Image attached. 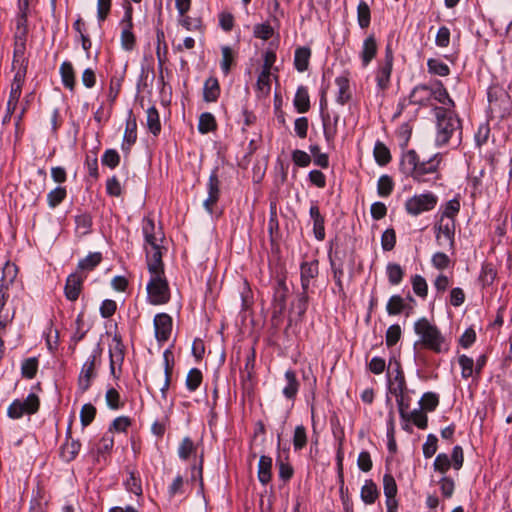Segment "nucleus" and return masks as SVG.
<instances>
[{
	"label": "nucleus",
	"instance_id": "26",
	"mask_svg": "<svg viewBox=\"0 0 512 512\" xmlns=\"http://www.w3.org/2000/svg\"><path fill=\"white\" fill-rule=\"evenodd\" d=\"M286 385L283 387L282 393L285 398L294 400L300 387L295 371L289 369L284 374Z\"/></svg>",
	"mask_w": 512,
	"mask_h": 512
},
{
	"label": "nucleus",
	"instance_id": "63",
	"mask_svg": "<svg viewBox=\"0 0 512 512\" xmlns=\"http://www.w3.org/2000/svg\"><path fill=\"white\" fill-rule=\"evenodd\" d=\"M412 288L414 293L421 297L426 298L428 294V285L424 277L421 275H415L411 280Z\"/></svg>",
	"mask_w": 512,
	"mask_h": 512
},
{
	"label": "nucleus",
	"instance_id": "8",
	"mask_svg": "<svg viewBox=\"0 0 512 512\" xmlns=\"http://www.w3.org/2000/svg\"><path fill=\"white\" fill-rule=\"evenodd\" d=\"M455 229L456 221L450 219H439L434 225L436 234V242L440 247L448 248L454 251L455 249Z\"/></svg>",
	"mask_w": 512,
	"mask_h": 512
},
{
	"label": "nucleus",
	"instance_id": "39",
	"mask_svg": "<svg viewBox=\"0 0 512 512\" xmlns=\"http://www.w3.org/2000/svg\"><path fill=\"white\" fill-rule=\"evenodd\" d=\"M102 261L100 252L89 253L85 258L81 259L77 264L80 271L90 272L94 270Z\"/></svg>",
	"mask_w": 512,
	"mask_h": 512
},
{
	"label": "nucleus",
	"instance_id": "10",
	"mask_svg": "<svg viewBox=\"0 0 512 512\" xmlns=\"http://www.w3.org/2000/svg\"><path fill=\"white\" fill-rule=\"evenodd\" d=\"M132 12V7L128 6L125 9L124 16L120 22L122 28L120 42L122 49L125 51H132L136 45V37L133 33Z\"/></svg>",
	"mask_w": 512,
	"mask_h": 512
},
{
	"label": "nucleus",
	"instance_id": "34",
	"mask_svg": "<svg viewBox=\"0 0 512 512\" xmlns=\"http://www.w3.org/2000/svg\"><path fill=\"white\" fill-rule=\"evenodd\" d=\"M293 104L298 113H306L310 109V98L307 87L301 85L297 88Z\"/></svg>",
	"mask_w": 512,
	"mask_h": 512
},
{
	"label": "nucleus",
	"instance_id": "6",
	"mask_svg": "<svg viewBox=\"0 0 512 512\" xmlns=\"http://www.w3.org/2000/svg\"><path fill=\"white\" fill-rule=\"evenodd\" d=\"M438 203V197L432 192L416 194L405 202V209L409 215L418 216L433 210Z\"/></svg>",
	"mask_w": 512,
	"mask_h": 512
},
{
	"label": "nucleus",
	"instance_id": "32",
	"mask_svg": "<svg viewBox=\"0 0 512 512\" xmlns=\"http://www.w3.org/2000/svg\"><path fill=\"white\" fill-rule=\"evenodd\" d=\"M59 73L64 87L70 91H73L76 85V79L72 63L69 61H64L60 65Z\"/></svg>",
	"mask_w": 512,
	"mask_h": 512
},
{
	"label": "nucleus",
	"instance_id": "58",
	"mask_svg": "<svg viewBox=\"0 0 512 512\" xmlns=\"http://www.w3.org/2000/svg\"><path fill=\"white\" fill-rule=\"evenodd\" d=\"M271 73H266V71H261L258 76L256 87L259 93V96H267L271 90V82H270Z\"/></svg>",
	"mask_w": 512,
	"mask_h": 512
},
{
	"label": "nucleus",
	"instance_id": "7",
	"mask_svg": "<svg viewBox=\"0 0 512 512\" xmlns=\"http://www.w3.org/2000/svg\"><path fill=\"white\" fill-rule=\"evenodd\" d=\"M146 289L153 305L165 304L170 300V289L165 275L150 277Z\"/></svg>",
	"mask_w": 512,
	"mask_h": 512
},
{
	"label": "nucleus",
	"instance_id": "11",
	"mask_svg": "<svg viewBox=\"0 0 512 512\" xmlns=\"http://www.w3.org/2000/svg\"><path fill=\"white\" fill-rule=\"evenodd\" d=\"M319 275V261L313 259L311 261H303L300 264V283L301 290L312 291Z\"/></svg>",
	"mask_w": 512,
	"mask_h": 512
},
{
	"label": "nucleus",
	"instance_id": "2",
	"mask_svg": "<svg viewBox=\"0 0 512 512\" xmlns=\"http://www.w3.org/2000/svg\"><path fill=\"white\" fill-rule=\"evenodd\" d=\"M434 115L436 118L435 145L443 147L454 136H456V145H459L462 139V123L454 110L436 106L434 107Z\"/></svg>",
	"mask_w": 512,
	"mask_h": 512
},
{
	"label": "nucleus",
	"instance_id": "30",
	"mask_svg": "<svg viewBox=\"0 0 512 512\" xmlns=\"http://www.w3.org/2000/svg\"><path fill=\"white\" fill-rule=\"evenodd\" d=\"M395 376L388 381V390L391 394H401L404 390H407L406 380L404 373L399 363H396Z\"/></svg>",
	"mask_w": 512,
	"mask_h": 512
},
{
	"label": "nucleus",
	"instance_id": "37",
	"mask_svg": "<svg viewBox=\"0 0 512 512\" xmlns=\"http://www.w3.org/2000/svg\"><path fill=\"white\" fill-rule=\"evenodd\" d=\"M373 156L379 166H386L391 161L389 148L380 140H377L373 149Z\"/></svg>",
	"mask_w": 512,
	"mask_h": 512
},
{
	"label": "nucleus",
	"instance_id": "24",
	"mask_svg": "<svg viewBox=\"0 0 512 512\" xmlns=\"http://www.w3.org/2000/svg\"><path fill=\"white\" fill-rule=\"evenodd\" d=\"M377 49H378V46H377L375 36L373 34L369 35L363 41L362 50L360 53L363 67H367L371 63V61L376 56Z\"/></svg>",
	"mask_w": 512,
	"mask_h": 512
},
{
	"label": "nucleus",
	"instance_id": "33",
	"mask_svg": "<svg viewBox=\"0 0 512 512\" xmlns=\"http://www.w3.org/2000/svg\"><path fill=\"white\" fill-rule=\"evenodd\" d=\"M142 233L145 243L150 245L151 248L160 247L158 238L155 233V222L152 218L146 217L142 221Z\"/></svg>",
	"mask_w": 512,
	"mask_h": 512
},
{
	"label": "nucleus",
	"instance_id": "56",
	"mask_svg": "<svg viewBox=\"0 0 512 512\" xmlns=\"http://www.w3.org/2000/svg\"><path fill=\"white\" fill-rule=\"evenodd\" d=\"M458 363L461 367V376L463 379H468L475 372L473 358L462 354L458 357Z\"/></svg>",
	"mask_w": 512,
	"mask_h": 512
},
{
	"label": "nucleus",
	"instance_id": "38",
	"mask_svg": "<svg viewBox=\"0 0 512 512\" xmlns=\"http://www.w3.org/2000/svg\"><path fill=\"white\" fill-rule=\"evenodd\" d=\"M432 100H435L442 105L443 107L452 109L454 107V101L449 96L447 89L444 87L442 82H437V86L432 88Z\"/></svg>",
	"mask_w": 512,
	"mask_h": 512
},
{
	"label": "nucleus",
	"instance_id": "44",
	"mask_svg": "<svg viewBox=\"0 0 512 512\" xmlns=\"http://www.w3.org/2000/svg\"><path fill=\"white\" fill-rule=\"evenodd\" d=\"M406 299L402 296L395 294L392 295L386 305L388 315L395 316L401 314L406 308Z\"/></svg>",
	"mask_w": 512,
	"mask_h": 512
},
{
	"label": "nucleus",
	"instance_id": "13",
	"mask_svg": "<svg viewBox=\"0 0 512 512\" xmlns=\"http://www.w3.org/2000/svg\"><path fill=\"white\" fill-rule=\"evenodd\" d=\"M154 330L156 340L161 344L166 342L172 331V318L166 313L156 314L154 317Z\"/></svg>",
	"mask_w": 512,
	"mask_h": 512
},
{
	"label": "nucleus",
	"instance_id": "51",
	"mask_svg": "<svg viewBox=\"0 0 512 512\" xmlns=\"http://www.w3.org/2000/svg\"><path fill=\"white\" fill-rule=\"evenodd\" d=\"M221 52H222V59L220 62V68H221V71L223 72V74L225 76H227L230 73L231 67L234 63L235 54H234L232 48L229 46H222Z\"/></svg>",
	"mask_w": 512,
	"mask_h": 512
},
{
	"label": "nucleus",
	"instance_id": "4",
	"mask_svg": "<svg viewBox=\"0 0 512 512\" xmlns=\"http://www.w3.org/2000/svg\"><path fill=\"white\" fill-rule=\"evenodd\" d=\"M102 352L100 344H96L91 354L83 363L77 380L78 391L81 394L89 390L93 380L97 377V367L101 364Z\"/></svg>",
	"mask_w": 512,
	"mask_h": 512
},
{
	"label": "nucleus",
	"instance_id": "17",
	"mask_svg": "<svg viewBox=\"0 0 512 512\" xmlns=\"http://www.w3.org/2000/svg\"><path fill=\"white\" fill-rule=\"evenodd\" d=\"M487 98L489 102V109L491 112H496L497 110H505V105L507 104V93L498 86H491L487 91Z\"/></svg>",
	"mask_w": 512,
	"mask_h": 512
},
{
	"label": "nucleus",
	"instance_id": "55",
	"mask_svg": "<svg viewBox=\"0 0 512 512\" xmlns=\"http://www.w3.org/2000/svg\"><path fill=\"white\" fill-rule=\"evenodd\" d=\"M114 446V437L111 432H105L96 446L97 456L109 453Z\"/></svg>",
	"mask_w": 512,
	"mask_h": 512
},
{
	"label": "nucleus",
	"instance_id": "53",
	"mask_svg": "<svg viewBox=\"0 0 512 512\" xmlns=\"http://www.w3.org/2000/svg\"><path fill=\"white\" fill-rule=\"evenodd\" d=\"M357 20L362 29L370 25L371 12L368 4L364 0H361L357 6Z\"/></svg>",
	"mask_w": 512,
	"mask_h": 512
},
{
	"label": "nucleus",
	"instance_id": "54",
	"mask_svg": "<svg viewBox=\"0 0 512 512\" xmlns=\"http://www.w3.org/2000/svg\"><path fill=\"white\" fill-rule=\"evenodd\" d=\"M394 189V181L389 175H382L377 182V193L380 197H388Z\"/></svg>",
	"mask_w": 512,
	"mask_h": 512
},
{
	"label": "nucleus",
	"instance_id": "12",
	"mask_svg": "<svg viewBox=\"0 0 512 512\" xmlns=\"http://www.w3.org/2000/svg\"><path fill=\"white\" fill-rule=\"evenodd\" d=\"M125 352L121 339L117 336L113 338V344L109 349L110 373L115 379L120 378L121 368L124 362Z\"/></svg>",
	"mask_w": 512,
	"mask_h": 512
},
{
	"label": "nucleus",
	"instance_id": "14",
	"mask_svg": "<svg viewBox=\"0 0 512 512\" xmlns=\"http://www.w3.org/2000/svg\"><path fill=\"white\" fill-rule=\"evenodd\" d=\"M85 277L77 272L71 273L67 277L64 287V294L67 300L74 302L79 298Z\"/></svg>",
	"mask_w": 512,
	"mask_h": 512
},
{
	"label": "nucleus",
	"instance_id": "43",
	"mask_svg": "<svg viewBox=\"0 0 512 512\" xmlns=\"http://www.w3.org/2000/svg\"><path fill=\"white\" fill-rule=\"evenodd\" d=\"M126 490L136 496H142V482L140 474L136 471H130L128 478L124 482Z\"/></svg>",
	"mask_w": 512,
	"mask_h": 512
},
{
	"label": "nucleus",
	"instance_id": "15",
	"mask_svg": "<svg viewBox=\"0 0 512 512\" xmlns=\"http://www.w3.org/2000/svg\"><path fill=\"white\" fill-rule=\"evenodd\" d=\"M335 84L338 88L336 94V102L339 105H346L352 99V91L350 88V79L347 72L335 78Z\"/></svg>",
	"mask_w": 512,
	"mask_h": 512
},
{
	"label": "nucleus",
	"instance_id": "20",
	"mask_svg": "<svg viewBox=\"0 0 512 512\" xmlns=\"http://www.w3.org/2000/svg\"><path fill=\"white\" fill-rule=\"evenodd\" d=\"M7 291L8 282L6 281L5 276H3L0 279V329H5L14 318V312H12V314H9L8 312L3 313L4 307L8 299Z\"/></svg>",
	"mask_w": 512,
	"mask_h": 512
},
{
	"label": "nucleus",
	"instance_id": "22",
	"mask_svg": "<svg viewBox=\"0 0 512 512\" xmlns=\"http://www.w3.org/2000/svg\"><path fill=\"white\" fill-rule=\"evenodd\" d=\"M137 140V123L136 118L132 117V111H129V118L126 121V128L122 142V150L129 152L131 146Z\"/></svg>",
	"mask_w": 512,
	"mask_h": 512
},
{
	"label": "nucleus",
	"instance_id": "35",
	"mask_svg": "<svg viewBox=\"0 0 512 512\" xmlns=\"http://www.w3.org/2000/svg\"><path fill=\"white\" fill-rule=\"evenodd\" d=\"M378 496L379 491L377 485L371 479L365 480L360 492L362 501L367 505H371L375 503Z\"/></svg>",
	"mask_w": 512,
	"mask_h": 512
},
{
	"label": "nucleus",
	"instance_id": "57",
	"mask_svg": "<svg viewBox=\"0 0 512 512\" xmlns=\"http://www.w3.org/2000/svg\"><path fill=\"white\" fill-rule=\"evenodd\" d=\"M38 370V360L35 357H30L23 361L21 366V373L24 378L32 379L36 376Z\"/></svg>",
	"mask_w": 512,
	"mask_h": 512
},
{
	"label": "nucleus",
	"instance_id": "50",
	"mask_svg": "<svg viewBox=\"0 0 512 512\" xmlns=\"http://www.w3.org/2000/svg\"><path fill=\"white\" fill-rule=\"evenodd\" d=\"M386 274L391 285H399L404 277V270L397 263H388L386 266Z\"/></svg>",
	"mask_w": 512,
	"mask_h": 512
},
{
	"label": "nucleus",
	"instance_id": "64",
	"mask_svg": "<svg viewBox=\"0 0 512 512\" xmlns=\"http://www.w3.org/2000/svg\"><path fill=\"white\" fill-rule=\"evenodd\" d=\"M129 426H131V419L128 416H119L112 421L107 432H111V435L113 432L124 433Z\"/></svg>",
	"mask_w": 512,
	"mask_h": 512
},
{
	"label": "nucleus",
	"instance_id": "28",
	"mask_svg": "<svg viewBox=\"0 0 512 512\" xmlns=\"http://www.w3.org/2000/svg\"><path fill=\"white\" fill-rule=\"evenodd\" d=\"M392 69L393 66L391 65L379 63L375 73V80L379 91H385L389 88Z\"/></svg>",
	"mask_w": 512,
	"mask_h": 512
},
{
	"label": "nucleus",
	"instance_id": "19",
	"mask_svg": "<svg viewBox=\"0 0 512 512\" xmlns=\"http://www.w3.org/2000/svg\"><path fill=\"white\" fill-rule=\"evenodd\" d=\"M147 266L150 277L165 275L160 247L152 248L151 252H147Z\"/></svg>",
	"mask_w": 512,
	"mask_h": 512
},
{
	"label": "nucleus",
	"instance_id": "36",
	"mask_svg": "<svg viewBox=\"0 0 512 512\" xmlns=\"http://www.w3.org/2000/svg\"><path fill=\"white\" fill-rule=\"evenodd\" d=\"M311 50L308 47H298L294 54V66L297 71L304 72L308 69Z\"/></svg>",
	"mask_w": 512,
	"mask_h": 512
},
{
	"label": "nucleus",
	"instance_id": "45",
	"mask_svg": "<svg viewBox=\"0 0 512 512\" xmlns=\"http://www.w3.org/2000/svg\"><path fill=\"white\" fill-rule=\"evenodd\" d=\"M459 211L460 201L455 197L442 206L439 219H450L456 221V216Z\"/></svg>",
	"mask_w": 512,
	"mask_h": 512
},
{
	"label": "nucleus",
	"instance_id": "47",
	"mask_svg": "<svg viewBox=\"0 0 512 512\" xmlns=\"http://www.w3.org/2000/svg\"><path fill=\"white\" fill-rule=\"evenodd\" d=\"M396 402L399 410V414L401 419H408L409 412L411 406V397L409 395V391L404 390L401 394H395Z\"/></svg>",
	"mask_w": 512,
	"mask_h": 512
},
{
	"label": "nucleus",
	"instance_id": "25",
	"mask_svg": "<svg viewBox=\"0 0 512 512\" xmlns=\"http://www.w3.org/2000/svg\"><path fill=\"white\" fill-rule=\"evenodd\" d=\"M14 49H13V69L18 68L21 65L27 66V61L24 57L26 50V37H23V33L19 36H15Z\"/></svg>",
	"mask_w": 512,
	"mask_h": 512
},
{
	"label": "nucleus",
	"instance_id": "31",
	"mask_svg": "<svg viewBox=\"0 0 512 512\" xmlns=\"http://www.w3.org/2000/svg\"><path fill=\"white\" fill-rule=\"evenodd\" d=\"M220 91L218 79L212 76L209 77L203 86V100L208 103L216 102L220 96Z\"/></svg>",
	"mask_w": 512,
	"mask_h": 512
},
{
	"label": "nucleus",
	"instance_id": "23",
	"mask_svg": "<svg viewBox=\"0 0 512 512\" xmlns=\"http://www.w3.org/2000/svg\"><path fill=\"white\" fill-rule=\"evenodd\" d=\"M339 119V115H335L333 122H331L330 115L328 113H322L323 134L329 147H332L334 144Z\"/></svg>",
	"mask_w": 512,
	"mask_h": 512
},
{
	"label": "nucleus",
	"instance_id": "21",
	"mask_svg": "<svg viewBox=\"0 0 512 512\" xmlns=\"http://www.w3.org/2000/svg\"><path fill=\"white\" fill-rule=\"evenodd\" d=\"M310 218L313 220V232L315 238L319 241L324 240L325 238V227H324V217L320 213L319 206L317 202H312L309 209Z\"/></svg>",
	"mask_w": 512,
	"mask_h": 512
},
{
	"label": "nucleus",
	"instance_id": "41",
	"mask_svg": "<svg viewBox=\"0 0 512 512\" xmlns=\"http://www.w3.org/2000/svg\"><path fill=\"white\" fill-rule=\"evenodd\" d=\"M147 119L146 124L147 128L154 136H158L161 132V122L159 112L155 106H152L147 109Z\"/></svg>",
	"mask_w": 512,
	"mask_h": 512
},
{
	"label": "nucleus",
	"instance_id": "40",
	"mask_svg": "<svg viewBox=\"0 0 512 512\" xmlns=\"http://www.w3.org/2000/svg\"><path fill=\"white\" fill-rule=\"evenodd\" d=\"M428 73L440 77H446L450 74L449 66L439 58H429L427 60Z\"/></svg>",
	"mask_w": 512,
	"mask_h": 512
},
{
	"label": "nucleus",
	"instance_id": "27",
	"mask_svg": "<svg viewBox=\"0 0 512 512\" xmlns=\"http://www.w3.org/2000/svg\"><path fill=\"white\" fill-rule=\"evenodd\" d=\"M27 67L26 65H21L17 68V71L14 75L13 81L11 83V90L9 97L13 100H19L22 93V86L25 82Z\"/></svg>",
	"mask_w": 512,
	"mask_h": 512
},
{
	"label": "nucleus",
	"instance_id": "29",
	"mask_svg": "<svg viewBox=\"0 0 512 512\" xmlns=\"http://www.w3.org/2000/svg\"><path fill=\"white\" fill-rule=\"evenodd\" d=\"M257 477L262 485H267L272 479V458L262 455L258 462Z\"/></svg>",
	"mask_w": 512,
	"mask_h": 512
},
{
	"label": "nucleus",
	"instance_id": "16",
	"mask_svg": "<svg viewBox=\"0 0 512 512\" xmlns=\"http://www.w3.org/2000/svg\"><path fill=\"white\" fill-rule=\"evenodd\" d=\"M409 103L419 106L432 105V88L425 85H417L409 95Z\"/></svg>",
	"mask_w": 512,
	"mask_h": 512
},
{
	"label": "nucleus",
	"instance_id": "62",
	"mask_svg": "<svg viewBox=\"0 0 512 512\" xmlns=\"http://www.w3.org/2000/svg\"><path fill=\"white\" fill-rule=\"evenodd\" d=\"M383 490L386 499L396 498L397 485L390 473H385L383 476Z\"/></svg>",
	"mask_w": 512,
	"mask_h": 512
},
{
	"label": "nucleus",
	"instance_id": "1",
	"mask_svg": "<svg viewBox=\"0 0 512 512\" xmlns=\"http://www.w3.org/2000/svg\"><path fill=\"white\" fill-rule=\"evenodd\" d=\"M443 161L441 153H435L428 159H421L418 153L413 150L405 151L400 159V171L414 182L436 184L441 179L440 166Z\"/></svg>",
	"mask_w": 512,
	"mask_h": 512
},
{
	"label": "nucleus",
	"instance_id": "48",
	"mask_svg": "<svg viewBox=\"0 0 512 512\" xmlns=\"http://www.w3.org/2000/svg\"><path fill=\"white\" fill-rule=\"evenodd\" d=\"M216 127V120L212 113L204 112L200 115L198 122V131L201 134H207L209 132H212L216 129Z\"/></svg>",
	"mask_w": 512,
	"mask_h": 512
},
{
	"label": "nucleus",
	"instance_id": "59",
	"mask_svg": "<svg viewBox=\"0 0 512 512\" xmlns=\"http://www.w3.org/2000/svg\"><path fill=\"white\" fill-rule=\"evenodd\" d=\"M202 382V372L198 368H192L186 377V387L193 392L198 389Z\"/></svg>",
	"mask_w": 512,
	"mask_h": 512
},
{
	"label": "nucleus",
	"instance_id": "9",
	"mask_svg": "<svg viewBox=\"0 0 512 512\" xmlns=\"http://www.w3.org/2000/svg\"><path fill=\"white\" fill-rule=\"evenodd\" d=\"M221 181L218 176V167H215L209 176L208 182L206 184L207 189V198L203 201L204 209L212 215L214 212V207L220 199L221 195Z\"/></svg>",
	"mask_w": 512,
	"mask_h": 512
},
{
	"label": "nucleus",
	"instance_id": "5",
	"mask_svg": "<svg viewBox=\"0 0 512 512\" xmlns=\"http://www.w3.org/2000/svg\"><path fill=\"white\" fill-rule=\"evenodd\" d=\"M40 399L35 393H29L25 399H14L7 407V416L18 420L23 416H30L38 412Z\"/></svg>",
	"mask_w": 512,
	"mask_h": 512
},
{
	"label": "nucleus",
	"instance_id": "42",
	"mask_svg": "<svg viewBox=\"0 0 512 512\" xmlns=\"http://www.w3.org/2000/svg\"><path fill=\"white\" fill-rule=\"evenodd\" d=\"M287 296L288 287L286 285L285 279L280 278L277 280L274 290V302L279 307L280 311H282L286 306Z\"/></svg>",
	"mask_w": 512,
	"mask_h": 512
},
{
	"label": "nucleus",
	"instance_id": "18",
	"mask_svg": "<svg viewBox=\"0 0 512 512\" xmlns=\"http://www.w3.org/2000/svg\"><path fill=\"white\" fill-rule=\"evenodd\" d=\"M66 438V442L61 447V457L64 461L70 462L77 457L81 448V443L71 438V424L67 428Z\"/></svg>",
	"mask_w": 512,
	"mask_h": 512
},
{
	"label": "nucleus",
	"instance_id": "49",
	"mask_svg": "<svg viewBox=\"0 0 512 512\" xmlns=\"http://www.w3.org/2000/svg\"><path fill=\"white\" fill-rule=\"evenodd\" d=\"M308 442L307 431L303 425H298L294 429L292 438L293 449L295 452H300Z\"/></svg>",
	"mask_w": 512,
	"mask_h": 512
},
{
	"label": "nucleus",
	"instance_id": "52",
	"mask_svg": "<svg viewBox=\"0 0 512 512\" xmlns=\"http://www.w3.org/2000/svg\"><path fill=\"white\" fill-rule=\"evenodd\" d=\"M67 196L65 187L57 186L47 194L48 206L52 209L60 205Z\"/></svg>",
	"mask_w": 512,
	"mask_h": 512
},
{
	"label": "nucleus",
	"instance_id": "60",
	"mask_svg": "<svg viewBox=\"0 0 512 512\" xmlns=\"http://www.w3.org/2000/svg\"><path fill=\"white\" fill-rule=\"evenodd\" d=\"M196 451V446L190 437H184L178 447V456L181 460H187Z\"/></svg>",
	"mask_w": 512,
	"mask_h": 512
},
{
	"label": "nucleus",
	"instance_id": "3",
	"mask_svg": "<svg viewBox=\"0 0 512 512\" xmlns=\"http://www.w3.org/2000/svg\"><path fill=\"white\" fill-rule=\"evenodd\" d=\"M414 332L420 337L423 347L434 353L441 354L449 351L450 342L427 318L422 317L414 323Z\"/></svg>",
	"mask_w": 512,
	"mask_h": 512
},
{
	"label": "nucleus",
	"instance_id": "46",
	"mask_svg": "<svg viewBox=\"0 0 512 512\" xmlns=\"http://www.w3.org/2000/svg\"><path fill=\"white\" fill-rule=\"evenodd\" d=\"M20 13L17 17L16 33L15 36H19L23 33V37L27 36V9L28 0H24L19 3Z\"/></svg>",
	"mask_w": 512,
	"mask_h": 512
},
{
	"label": "nucleus",
	"instance_id": "61",
	"mask_svg": "<svg viewBox=\"0 0 512 512\" xmlns=\"http://www.w3.org/2000/svg\"><path fill=\"white\" fill-rule=\"evenodd\" d=\"M96 416V408L90 404H84L80 411V422L83 428L90 425Z\"/></svg>",
	"mask_w": 512,
	"mask_h": 512
}]
</instances>
